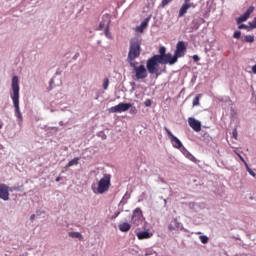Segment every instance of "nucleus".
<instances>
[{"label":"nucleus","mask_w":256,"mask_h":256,"mask_svg":"<svg viewBox=\"0 0 256 256\" xmlns=\"http://www.w3.org/2000/svg\"><path fill=\"white\" fill-rule=\"evenodd\" d=\"M139 55H141V40H139V38H132L130 40V49L127 58L130 67H135V62H133V60L137 59Z\"/></svg>","instance_id":"obj_1"},{"label":"nucleus","mask_w":256,"mask_h":256,"mask_svg":"<svg viewBox=\"0 0 256 256\" xmlns=\"http://www.w3.org/2000/svg\"><path fill=\"white\" fill-rule=\"evenodd\" d=\"M159 65H167V63L157 56H152L146 62V69L150 75H156L159 77Z\"/></svg>","instance_id":"obj_2"},{"label":"nucleus","mask_w":256,"mask_h":256,"mask_svg":"<svg viewBox=\"0 0 256 256\" xmlns=\"http://www.w3.org/2000/svg\"><path fill=\"white\" fill-rule=\"evenodd\" d=\"M111 187V176L110 174H104V176L98 181L97 187L92 186V191L94 193H98L99 195H103V193H107L109 188Z\"/></svg>","instance_id":"obj_3"},{"label":"nucleus","mask_w":256,"mask_h":256,"mask_svg":"<svg viewBox=\"0 0 256 256\" xmlns=\"http://www.w3.org/2000/svg\"><path fill=\"white\" fill-rule=\"evenodd\" d=\"M12 101L15 108L16 115L21 113V110L19 108V77L13 76L12 78Z\"/></svg>","instance_id":"obj_4"},{"label":"nucleus","mask_w":256,"mask_h":256,"mask_svg":"<svg viewBox=\"0 0 256 256\" xmlns=\"http://www.w3.org/2000/svg\"><path fill=\"white\" fill-rule=\"evenodd\" d=\"M167 49L164 46H161L159 49V54L154 55L158 59L164 61L168 65H175L177 63V57H173L171 53H167Z\"/></svg>","instance_id":"obj_5"},{"label":"nucleus","mask_w":256,"mask_h":256,"mask_svg":"<svg viewBox=\"0 0 256 256\" xmlns=\"http://www.w3.org/2000/svg\"><path fill=\"white\" fill-rule=\"evenodd\" d=\"M133 107L131 103H119L116 106H113L108 109L109 113H123L125 111H129Z\"/></svg>","instance_id":"obj_6"},{"label":"nucleus","mask_w":256,"mask_h":256,"mask_svg":"<svg viewBox=\"0 0 256 256\" xmlns=\"http://www.w3.org/2000/svg\"><path fill=\"white\" fill-rule=\"evenodd\" d=\"M143 211L141 210V208H136L133 211V215L131 218V223L133 225H135L136 227H139V225H141L143 223Z\"/></svg>","instance_id":"obj_7"},{"label":"nucleus","mask_w":256,"mask_h":256,"mask_svg":"<svg viewBox=\"0 0 256 256\" xmlns=\"http://www.w3.org/2000/svg\"><path fill=\"white\" fill-rule=\"evenodd\" d=\"M165 131L171 141L172 147H174V149H181V151H183L184 146L181 140H179V138L173 135V133L170 132L168 128H165Z\"/></svg>","instance_id":"obj_8"},{"label":"nucleus","mask_w":256,"mask_h":256,"mask_svg":"<svg viewBox=\"0 0 256 256\" xmlns=\"http://www.w3.org/2000/svg\"><path fill=\"white\" fill-rule=\"evenodd\" d=\"M134 69L135 77L136 79H147V68H145V65L136 66L134 63V66H131Z\"/></svg>","instance_id":"obj_9"},{"label":"nucleus","mask_w":256,"mask_h":256,"mask_svg":"<svg viewBox=\"0 0 256 256\" xmlns=\"http://www.w3.org/2000/svg\"><path fill=\"white\" fill-rule=\"evenodd\" d=\"M186 51H187V46H185V42L179 41L176 45L175 55L172 56V57H176V63H177V59H179V57H183Z\"/></svg>","instance_id":"obj_10"},{"label":"nucleus","mask_w":256,"mask_h":256,"mask_svg":"<svg viewBox=\"0 0 256 256\" xmlns=\"http://www.w3.org/2000/svg\"><path fill=\"white\" fill-rule=\"evenodd\" d=\"M255 11V7L250 6L247 11L240 16L239 18H237V24L241 25V23L247 21V19H249V17H251V13H253Z\"/></svg>","instance_id":"obj_11"},{"label":"nucleus","mask_w":256,"mask_h":256,"mask_svg":"<svg viewBox=\"0 0 256 256\" xmlns=\"http://www.w3.org/2000/svg\"><path fill=\"white\" fill-rule=\"evenodd\" d=\"M188 125L193 129V131H196V133L201 131V122L193 117L188 118Z\"/></svg>","instance_id":"obj_12"},{"label":"nucleus","mask_w":256,"mask_h":256,"mask_svg":"<svg viewBox=\"0 0 256 256\" xmlns=\"http://www.w3.org/2000/svg\"><path fill=\"white\" fill-rule=\"evenodd\" d=\"M0 199H3V201H9V186L0 184Z\"/></svg>","instance_id":"obj_13"},{"label":"nucleus","mask_w":256,"mask_h":256,"mask_svg":"<svg viewBox=\"0 0 256 256\" xmlns=\"http://www.w3.org/2000/svg\"><path fill=\"white\" fill-rule=\"evenodd\" d=\"M136 235L140 241H143V239H151V237H153V233L148 231L138 232Z\"/></svg>","instance_id":"obj_14"},{"label":"nucleus","mask_w":256,"mask_h":256,"mask_svg":"<svg viewBox=\"0 0 256 256\" xmlns=\"http://www.w3.org/2000/svg\"><path fill=\"white\" fill-rule=\"evenodd\" d=\"M187 11H189V3L184 1L183 5L179 10L178 17H184L185 14H187Z\"/></svg>","instance_id":"obj_15"},{"label":"nucleus","mask_w":256,"mask_h":256,"mask_svg":"<svg viewBox=\"0 0 256 256\" xmlns=\"http://www.w3.org/2000/svg\"><path fill=\"white\" fill-rule=\"evenodd\" d=\"M149 19L150 18H146L138 27H136V31L138 33H143V31L147 29V25H149Z\"/></svg>","instance_id":"obj_16"},{"label":"nucleus","mask_w":256,"mask_h":256,"mask_svg":"<svg viewBox=\"0 0 256 256\" xmlns=\"http://www.w3.org/2000/svg\"><path fill=\"white\" fill-rule=\"evenodd\" d=\"M119 230L122 232V233H127V231H130L131 230V224L127 223V222H123L121 224H119Z\"/></svg>","instance_id":"obj_17"},{"label":"nucleus","mask_w":256,"mask_h":256,"mask_svg":"<svg viewBox=\"0 0 256 256\" xmlns=\"http://www.w3.org/2000/svg\"><path fill=\"white\" fill-rule=\"evenodd\" d=\"M182 153L185 155V157H187V159H189L190 161H195V156H193V154H191V152H189L188 150H186L185 147H182Z\"/></svg>","instance_id":"obj_18"},{"label":"nucleus","mask_w":256,"mask_h":256,"mask_svg":"<svg viewBox=\"0 0 256 256\" xmlns=\"http://www.w3.org/2000/svg\"><path fill=\"white\" fill-rule=\"evenodd\" d=\"M74 165H79V158H74L68 162L66 165V169H69V167H73Z\"/></svg>","instance_id":"obj_19"},{"label":"nucleus","mask_w":256,"mask_h":256,"mask_svg":"<svg viewBox=\"0 0 256 256\" xmlns=\"http://www.w3.org/2000/svg\"><path fill=\"white\" fill-rule=\"evenodd\" d=\"M69 237H72L73 239H83V235L79 232H70Z\"/></svg>","instance_id":"obj_20"},{"label":"nucleus","mask_w":256,"mask_h":256,"mask_svg":"<svg viewBox=\"0 0 256 256\" xmlns=\"http://www.w3.org/2000/svg\"><path fill=\"white\" fill-rule=\"evenodd\" d=\"M199 101H201V94L196 95L195 98L193 99V107H197L199 105Z\"/></svg>","instance_id":"obj_21"},{"label":"nucleus","mask_w":256,"mask_h":256,"mask_svg":"<svg viewBox=\"0 0 256 256\" xmlns=\"http://www.w3.org/2000/svg\"><path fill=\"white\" fill-rule=\"evenodd\" d=\"M244 40L246 41V43H253V41H255V36L247 35L245 36Z\"/></svg>","instance_id":"obj_22"},{"label":"nucleus","mask_w":256,"mask_h":256,"mask_svg":"<svg viewBox=\"0 0 256 256\" xmlns=\"http://www.w3.org/2000/svg\"><path fill=\"white\" fill-rule=\"evenodd\" d=\"M199 239H200L201 243H203L204 245L209 243V237H207V236H200Z\"/></svg>","instance_id":"obj_23"},{"label":"nucleus","mask_w":256,"mask_h":256,"mask_svg":"<svg viewBox=\"0 0 256 256\" xmlns=\"http://www.w3.org/2000/svg\"><path fill=\"white\" fill-rule=\"evenodd\" d=\"M105 35L107 39H111V32H109V25L105 28Z\"/></svg>","instance_id":"obj_24"},{"label":"nucleus","mask_w":256,"mask_h":256,"mask_svg":"<svg viewBox=\"0 0 256 256\" xmlns=\"http://www.w3.org/2000/svg\"><path fill=\"white\" fill-rule=\"evenodd\" d=\"M103 89L107 90L109 89V79L106 78L103 83Z\"/></svg>","instance_id":"obj_25"},{"label":"nucleus","mask_w":256,"mask_h":256,"mask_svg":"<svg viewBox=\"0 0 256 256\" xmlns=\"http://www.w3.org/2000/svg\"><path fill=\"white\" fill-rule=\"evenodd\" d=\"M249 25L250 31L251 29H256V20L254 19L252 22H249Z\"/></svg>","instance_id":"obj_26"},{"label":"nucleus","mask_w":256,"mask_h":256,"mask_svg":"<svg viewBox=\"0 0 256 256\" xmlns=\"http://www.w3.org/2000/svg\"><path fill=\"white\" fill-rule=\"evenodd\" d=\"M130 113H131L132 115H137V107L131 106V107H130Z\"/></svg>","instance_id":"obj_27"},{"label":"nucleus","mask_w":256,"mask_h":256,"mask_svg":"<svg viewBox=\"0 0 256 256\" xmlns=\"http://www.w3.org/2000/svg\"><path fill=\"white\" fill-rule=\"evenodd\" d=\"M233 37H234V39H241V31L234 32Z\"/></svg>","instance_id":"obj_28"},{"label":"nucleus","mask_w":256,"mask_h":256,"mask_svg":"<svg viewBox=\"0 0 256 256\" xmlns=\"http://www.w3.org/2000/svg\"><path fill=\"white\" fill-rule=\"evenodd\" d=\"M171 1H173V0H162L161 7H167V4L171 3Z\"/></svg>","instance_id":"obj_29"},{"label":"nucleus","mask_w":256,"mask_h":256,"mask_svg":"<svg viewBox=\"0 0 256 256\" xmlns=\"http://www.w3.org/2000/svg\"><path fill=\"white\" fill-rule=\"evenodd\" d=\"M238 29H246L247 31H251L249 26H247L245 24H241L240 26H238Z\"/></svg>","instance_id":"obj_30"},{"label":"nucleus","mask_w":256,"mask_h":256,"mask_svg":"<svg viewBox=\"0 0 256 256\" xmlns=\"http://www.w3.org/2000/svg\"><path fill=\"white\" fill-rule=\"evenodd\" d=\"M236 155L239 157L240 161H242V163H244V165H245V163H247V161H245V158H243V156H241V154L236 152Z\"/></svg>","instance_id":"obj_31"},{"label":"nucleus","mask_w":256,"mask_h":256,"mask_svg":"<svg viewBox=\"0 0 256 256\" xmlns=\"http://www.w3.org/2000/svg\"><path fill=\"white\" fill-rule=\"evenodd\" d=\"M195 9L197 7V4H194V3H191V2H188V9Z\"/></svg>","instance_id":"obj_32"},{"label":"nucleus","mask_w":256,"mask_h":256,"mask_svg":"<svg viewBox=\"0 0 256 256\" xmlns=\"http://www.w3.org/2000/svg\"><path fill=\"white\" fill-rule=\"evenodd\" d=\"M144 105H145V107H151V100H150V99H147V100L144 102Z\"/></svg>","instance_id":"obj_33"},{"label":"nucleus","mask_w":256,"mask_h":256,"mask_svg":"<svg viewBox=\"0 0 256 256\" xmlns=\"http://www.w3.org/2000/svg\"><path fill=\"white\" fill-rule=\"evenodd\" d=\"M16 117L19 119V121H23V115L20 113L16 114Z\"/></svg>","instance_id":"obj_34"},{"label":"nucleus","mask_w":256,"mask_h":256,"mask_svg":"<svg viewBox=\"0 0 256 256\" xmlns=\"http://www.w3.org/2000/svg\"><path fill=\"white\" fill-rule=\"evenodd\" d=\"M232 137H234V139H237V129H234L232 131Z\"/></svg>","instance_id":"obj_35"},{"label":"nucleus","mask_w":256,"mask_h":256,"mask_svg":"<svg viewBox=\"0 0 256 256\" xmlns=\"http://www.w3.org/2000/svg\"><path fill=\"white\" fill-rule=\"evenodd\" d=\"M245 167H246V171H248V173L253 171L251 168H249V164L245 163Z\"/></svg>","instance_id":"obj_36"},{"label":"nucleus","mask_w":256,"mask_h":256,"mask_svg":"<svg viewBox=\"0 0 256 256\" xmlns=\"http://www.w3.org/2000/svg\"><path fill=\"white\" fill-rule=\"evenodd\" d=\"M168 229L169 231H175V226H173V224H169Z\"/></svg>","instance_id":"obj_37"},{"label":"nucleus","mask_w":256,"mask_h":256,"mask_svg":"<svg viewBox=\"0 0 256 256\" xmlns=\"http://www.w3.org/2000/svg\"><path fill=\"white\" fill-rule=\"evenodd\" d=\"M193 61H195V63H197V61H199V56L198 55H194L192 57Z\"/></svg>","instance_id":"obj_38"},{"label":"nucleus","mask_w":256,"mask_h":256,"mask_svg":"<svg viewBox=\"0 0 256 256\" xmlns=\"http://www.w3.org/2000/svg\"><path fill=\"white\" fill-rule=\"evenodd\" d=\"M103 27H105V24L103 22H100L99 29L101 30V29H103Z\"/></svg>","instance_id":"obj_39"},{"label":"nucleus","mask_w":256,"mask_h":256,"mask_svg":"<svg viewBox=\"0 0 256 256\" xmlns=\"http://www.w3.org/2000/svg\"><path fill=\"white\" fill-rule=\"evenodd\" d=\"M252 72L256 75V64L252 66Z\"/></svg>","instance_id":"obj_40"},{"label":"nucleus","mask_w":256,"mask_h":256,"mask_svg":"<svg viewBox=\"0 0 256 256\" xmlns=\"http://www.w3.org/2000/svg\"><path fill=\"white\" fill-rule=\"evenodd\" d=\"M249 175H251L252 177H256V174H255V172H253V170H252V172H250Z\"/></svg>","instance_id":"obj_41"},{"label":"nucleus","mask_w":256,"mask_h":256,"mask_svg":"<svg viewBox=\"0 0 256 256\" xmlns=\"http://www.w3.org/2000/svg\"><path fill=\"white\" fill-rule=\"evenodd\" d=\"M59 181H61V177L56 178V182L59 183Z\"/></svg>","instance_id":"obj_42"},{"label":"nucleus","mask_w":256,"mask_h":256,"mask_svg":"<svg viewBox=\"0 0 256 256\" xmlns=\"http://www.w3.org/2000/svg\"><path fill=\"white\" fill-rule=\"evenodd\" d=\"M30 219L33 221V219H35V214L31 215Z\"/></svg>","instance_id":"obj_43"},{"label":"nucleus","mask_w":256,"mask_h":256,"mask_svg":"<svg viewBox=\"0 0 256 256\" xmlns=\"http://www.w3.org/2000/svg\"><path fill=\"white\" fill-rule=\"evenodd\" d=\"M184 2H186V3H191V0H184Z\"/></svg>","instance_id":"obj_44"},{"label":"nucleus","mask_w":256,"mask_h":256,"mask_svg":"<svg viewBox=\"0 0 256 256\" xmlns=\"http://www.w3.org/2000/svg\"><path fill=\"white\" fill-rule=\"evenodd\" d=\"M0 129H3V124H0Z\"/></svg>","instance_id":"obj_45"},{"label":"nucleus","mask_w":256,"mask_h":256,"mask_svg":"<svg viewBox=\"0 0 256 256\" xmlns=\"http://www.w3.org/2000/svg\"><path fill=\"white\" fill-rule=\"evenodd\" d=\"M119 216V212L115 215V217H118Z\"/></svg>","instance_id":"obj_46"},{"label":"nucleus","mask_w":256,"mask_h":256,"mask_svg":"<svg viewBox=\"0 0 256 256\" xmlns=\"http://www.w3.org/2000/svg\"><path fill=\"white\" fill-rule=\"evenodd\" d=\"M254 20L256 21V17L254 18Z\"/></svg>","instance_id":"obj_47"}]
</instances>
